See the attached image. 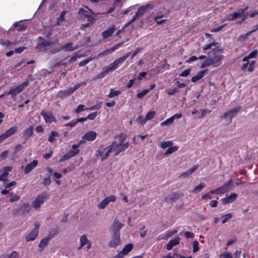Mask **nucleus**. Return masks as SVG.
Returning a JSON list of instances; mask_svg holds the SVG:
<instances>
[{
	"label": "nucleus",
	"instance_id": "f257e3e1",
	"mask_svg": "<svg viewBox=\"0 0 258 258\" xmlns=\"http://www.w3.org/2000/svg\"><path fill=\"white\" fill-rule=\"evenodd\" d=\"M223 49L217 46L212 49L209 53V56L201 63L200 68L204 69L210 66L217 67L222 63V60L224 58L222 54Z\"/></svg>",
	"mask_w": 258,
	"mask_h": 258
},
{
	"label": "nucleus",
	"instance_id": "f03ea898",
	"mask_svg": "<svg viewBox=\"0 0 258 258\" xmlns=\"http://www.w3.org/2000/svg\"><path fill=\"white\" fill-rule=\"evenodd\" d=\"M126 136L124 134H120L115 136L114 141L111 146L112 151H114V156H116L121 152L126 150L130 146L128 142H126Z\"/></svg>",
	"mask_w": 258,
	"mask_h": 258
},
{
	"label": "nucleus",
	"instance_id": "7ed1b4c3",
	"mask_svg": "<svg viewBox=\"0 0 258 258\" xmlns=\"http://www.w3.org/2000/svg\"><path fill=\"white\" fill-rule=\"evenodd\" d=\"M131 53H127L122 56L116 59L112 63L107 66L104 69V71L97 75L95 79L103 78L109 72L116 70L119 65L122 64L123 62L129 57Z\"/></svg>",
	"mask_w": 258,
	"mask_h": 258
},
{
	"label": "nucleus",
	"instance_id": "20e7f679",
	"mask_svg": "<svg viewBox=\"0 0 258 258\" xmlns=\"http://www.w3.org/2000/svg\"><path fill=\"white\" fill-rule=\"evenodd\" d=\"M49 198V194L47 192H42L38 196L32 203V206L36 209H39L42 204Z\"/></svg>",
	"mask_w": 258,
	"mask_h": 258
},
{
	"label": "nucleus",
	"instance_id": "39448f33",
	"mask_svg": "<svg viewBox=\"0 0 258 258\" xmlns=\"http://www.w3.org/2000/svg\"><path fill=\"white\" fill-rule=\"evenodd\" d=\"M80 146V143L74 144L72 146L73 150H70L65 155L62 156L59 159V162H61L66 160H68L77 155L80 150L78 148Z\"/></svg>",
	"mask_w": 258,
	"mask_h": 258
},
{
	"label": "nucleus",
	"instance_id": "423d86ee",
	"mask_svg": "<svg viewBox=\"0 0 258 258\" xmlns=\"http://www.w3.org/2000/svg\"><path fill=\"white\" fill-rule=\"evenodd\" d=\"M34 228L25 237L26 241L34 240L38 234V230L40 227V223L38 221L34 223Z\"/></svg>",
	"mask_w": 258,
	"mask_h": 258
},
{
	"label": "nucleus",
	"instance_id": "0eeeda50",
	"mask_svg": "<svg viewBox=\"0 0 258 258\" xmlns=\"http://www.w3.org/2000/svg\"><path fill=\"white\" fill-rule=\"evenodd\" d=\"M120 244V233H113L111 239L108 243L109 247H116Z\"/></svg>",
	"mask_w": 258,
	"mask_h": 258
},
{
	"label": "nucleus",
	"instance_id": "6e6552de",
	"mask_svg": "<svg viewBox=\"0 0 258 258\" xmlns=\"http://www.w3.org/2000/svg\"><path fill=\"white\" fill-rule=\"evenodd\" d=\"M147 10V6H141L139 8L138 10L136 12V14L133 16L132 19H131L127 23V25L131 24L136 19H139L140 17L142 16L146 11Z\"/></svg>",
	"mask_w": 258,
	"mask_h": 258
},
{
	"label": "nucleus",
	"instance_id": "1a4fd4ad",
	"mask_svg": "<svg viewBox=\"0 0 258 258\" xmlns=\"http://www.w3.org/2000/svg\"><path fill=\"white\" fill-rule=\"evenodd\" d=\"M112 151L111 145L98 151V154L101 158L102 161H104L108 158L110 153Z\"/></svg>",
	"mask_w": 258,
	"mask_h": 258
},
{
	"label": "nucleus",
	"instance_id": "9d476101",
	"mask_svg": "<svg viewBox=\"0 0 258 258\" xmlns=\"http://www.w3.org/2000/svg\"><path fill=\"white\" fill-rule=\"evenodd\" d=\"M241 107L239 106L235 107L230 109L228 111L224 113L223 115L221 116V117L226 118L228 116H229L230 122H231L232 117H233L238 113V112L241 110Z\"/></svg>",
	"mask_w": 258,
	"mask_h": 258
},
{
	"label": "nucleus",
	"instance_id": "9b49d317",
	"mask_svg": "<svg viewBox=\"0 0 258 258\" xmlns=\"http://www.w3.org/2000/svg\"><path fill=\"white\" fill-rule=\"evenodd\" d=\"M40 114L44 117L45 121L47 123L50 124L56 121L55 117L50 112L48 113L44 110H42Z\"/></svg>",
	"mask_w": 258,
	"mask_h": 258
},
{
	"label": "nucleus",
	"instance_id": "f8f14e48",
	"mask_svg": "<svg viewBox=\"0 0 258 258\" xmlns=\"http://www.w3.org/2000/svg\"><path fill=\"white\" fill-rule=\"evenodd\" d=\"M183 194L180 192H173L170 196H167L164 198V201L165 202L175 201L180 197H182Z\"/></svg>",
	"mask_w": 258,
	"mask_h": 258
},
{
	"label": "nucleus",
	"instance_id": "ddd939ff",
	"mask_svg": "<svg viewBox=\"0 0 258 258\" xmlns=\"http://www.w3.org/2000/svg\"><path fill=\"white\" fill-rule=\"evenodd\" d=\"M39 41L37 42L36 48L38 49H40L42 48L47 46H50L54 44V42L52 41H48L44 39L43 38L41 37H39Z\"/></svg>",
	"mask_w": 258,
	"mask_h": 258
},
{
	"label": "nucleus",
	"instance_id": "4468645a",
	"mask_svg": "<svg viewBox=\"0 0 258 258\" xmlns=\"http://www.w3.org/2000/svg\"><path fill=\"white\" fill-rule=\"evenodd\" d=\"M12 170L11 166H6L3 169V173L0 175V181L4 182L7 181V177L8 176L9 172Z\"/></svg>",
	"mask_w": 258,
	"mask_h": 258
},
{
	"label": "nucleus",
	"instance_id": "2eb2a0df",
	"mask_svg": "<svg viewBox=\"0 0 258 258\" xmlns=\"http://www.w3.org/2000/svg\"><path fill=\"white\" fill-rule=\"evenodd\" d=\"M123 227V224L120 222L119 220L115 219L112 225L111 228L113 233L119 232V230Z\"/></svg>",
	"mask_w": 258,
	"mask_h": 258
},
{
	"label": "nucleus",
	"instance_id": "dca6fc26",
	"mask_svg": "<svg viewBox=\"0 0 258 258\" xmlns=\"http://www.w3.org/2000/svg\"><path fill=\"white\" fill-rule=\"evenodd\" d=\"M180 240V238L178 236L170 240L166 244V249L168 250H171L173 246H176L179 243Z\"/></svg>",
	"mask_w": 258,
	"mask_h": 258
},
{
	"label": "nucleus",
	"instance_id": "f3484780",
	"mask_svg": "<svg viewBox=\"0 0 258 258\" xmlns=\"http://www.w3.org/2000/svg\"><path fill=\"white\" fill-rule=\"evenodd\" d=\"M97 133L95 131H89L87 132L83 136V138L87 141H93L96 139Z\"/></svg>",
	"mask_w": 258,
	"mask_h": 258
},
{
	"label": "nucleus",
	"instance_id": "a211bd4d",
	"mask_svg": "<svg viewBox=\"0 0 258 258\" xmlns=\"http://www.w3.org/2000/svg\"><path fill=\"white\" fill-rule=\"evenodd\" d=\"M38 164V161L34 160L32 162L27 164L25 169H24V172L25 174H27L29 173L33 169H34Z\"/></svg>",
	"mask_w": 258,
	"mask_h": 258
},
{
	"label": "nucleus",
	"instance_id": "6ab92c4d",
	"mask_svg": "<svg viewBox=\"0 0 258 258\" xmlns=\"http://www.w3.org/2000/svg\"><path fill=\"white\" fill-rule=\"evenodd\" d=\"M33 134V126L31 125L24 130L22 133L23 137L26 140H28Z\"/></svg>",
	"mask_w": 258,
	"mask_h": 258
},
{
	"label": "nucleus",
	"instance_id": "aec40b11",
	"mask_svg": "<svg viewBox=\"0 0 258 258\" xmlns=\"http://www.w3.org/2000/svg\"><path fill=\"white\" fill-rule=\"evenodd\" d=\"M207 72V69L203 70L200 71L198 73V74L196 75L193 76L191 78V81L193 83L196 82L197 81L201 79L204 77L205 74H206Z\"/></svg>",
	"mask_w": 258,
	"mask_h": 258
},
{
	"label": "nucleus",
	"instance_id": "412c9836",
	"mask_svg": "<svg viewBox=\"0 0 258 258\" xmlns=\"http://www.w3.org/2000/svg\"><path fill=\"white\" fill-rule=\"evenodd\" d=\"M115 31V27L112 26L106 30L103 31L102 33V36L103 39H106L110 36H111Z\"/></svg>",
	"mask_w": 258,
	"mask_h": 258
},
{
	"label": "nucleus",
	"instance_id": "4be33fe9",
	"mask_svg": "<svg viewBox=\"0 0 258 258\" xmlns=\"http://www.w3.org/2000/svg\"><path fill=\"white\" fill-rule=\"evenodd\" d=\"M31 210V207L28 203L23 204L20 209L21 214L23 215L29 214Z\"/></svg>",
	"mask_w": 258,
	"mask_h": 258
},
{
	"label": "nucleus",
	"instance_id": "5701e85b",
	"mask_svg": "<svg viewBox=\"0 0 258 258\" xmlns=\"http://www.w3.org/2000/svg\"><path fill=\"white\" fill-rule=\"evenodd\" d=\"M59 133L55 131H51L49 135L48 141L49 143H53L56 141V138L59 137Z\"/></svg>",
	"mask_w": 258,
	"mask_h": 258
},
{
	"label": "nucleus",
	"instance_id": "b1692460",
	"mask_svg": "<svg viewBox=\"0 0 258 258\" xmlns=\"http://www.w3.org/2000/svg\"><path fill=\"white\" fill-rule=\"evenodd\" d=\"M72 42H69L60 47V49L65 51H73L76 49V47H73Z\"/></svg>",
	"mask_w": 258,
	"mask_h": 258
},
{
	"label": "nucleus",
	"instance_id": "393cba45",
	"mask_svg": "<svg viewBox=\"0 0 258 258\" xmlns=\"http://www.w3.org/2000/svg\"><path fill=\"white\" fill-rule=\"evenodd\" d=\"M228 190L223 185L221 186L220 187H218L216 189L211 190L210 191V193L212 194H215V195H222L226 192Z\"/></svg>",
	"mask_w": 258,
	"mask_h": 258
},
{
	"label": "nucleus",
	"instance_id": "a878e982",
	"mask_svg": "<svg viewBox=\"0 0 258 258\" xmlns=\"http://www.w3.org/2000/svg\"><path fill=\"white\" fill-rule=\"evenodd\" d=\"M5 94H7L8 95H11L12 98H15L16 96L20 94L19 92L17 90V88L11 87L9 91L5 92Z\"/></svg>",
	"mask_w": 258,
	"mask_h": 258
},
{
	"label": "nucleus",
	"instance_id": "bb28decb",
	"mask_svg": "<svg viewBox=\"0 0 258 258\" xmlns=\"http://www.w3.org/2000/svg\"><path fill=\"white\" fill-rule=\"evenodd\" d=\"M19 252L14 250L11 253L2 254L1 258H19Z\"/></svg>",
	"mask_w": 258,
	"mask_h": 258
},
{
	"label": "nucleus",
	"instance_id": "cd10ccee",
	"mask_svg": "<svg viewBox=\"0 0 258 258\" xmlns=\"http://www.w3.org/2000/svg\"><path fill=\"white\" fill-rule=\"evenodd\" d=\"M17 130V128L16 126H12L10 127L9 129L7 130L4 133V135L5 138L7 139L10 136L14 134Z\"/></svg>",
	"mask_w": 258,
	"mask_h": 258
},
{
	"label": "nucleus",
	"instance_id": "c85d7f7f",
	"mask_svg": "<svg viewBox=\"0 0 258 258\" xmlns=\"http://www.w3.org/2000/svg\"><path fill=\"white\" fill-rule=\"evenodd\" d=\"M89 240L87 238L86 235H82L80 238V245L78 247V249H81L83 246L87 244Z\"/></svg>",
	"mask_w": 258,
	"mask_h": 258
},
{
	"label": "nucleus",
	"instance_id": "c756f323",
	"mask_svg": "<svg viewBox=\"0 0 258 258\" xmlns=\"http://www.w3.org/2000/svg\"><path fill=\"white\" fill-rule=\"evenodd\" d=\"M155 114V112L154 111H149L146 115L145 119H143V121H141V124H144L147 120H150L152 119Z\"/></svg>",
	"mask_w": 258,
	"mask_h": 258
},
{
	"label": "nucleus",
	"instance_id": "7c9ffc66",
	"mask_svg": "<svg viewBox=\"0 0 258 258\" xmlns=\"http://www.w3.org/2000/svg\"><path fill=\"white\" fill-rule=\"evenodd\" d=\"M121 94V91L119 90H115L113 88H111L110 90V92L109 94L107 95L108 97L110 98H114L115 97H118L119 94Z\"/></svg>",
	"mask_w": 258,
	"mask_h": 258
},
{
	"label": "nucleus",
	"instance_id": "2f4dec72",
	"mask_svg": "<svg viewBox=\"0 0 258 258\" xmlns=\"http://www.w3.org/2000/svg\"><path fill=\"white\" fill-rule=\"evenodd\" d=\"M29 81L27 80L22 83L20 85L16 86L19 93H20L25 89V88L27 87L29 85Z\"/></svg>",
	"mask_w": 258,
	"mask_h": 258
},
{
	"label": "nucleus",
	"instance_id": "473e14b6",
	"mask_svg": "<svg viewBox=\"0 0 258 258\" xmlns=\"http://www.w3.org/2000/svg\"><path fill=\"white\" fill-rule=\"evenodd\" d=\"M49 240L46 237H45L42 239L39 244V247L41 248L42 249H44V248L47 245Z\"/></svg>",
	"mask_w": 258,
	"mask_h": 258
},
{
	"label": "nucleus",
	"instance_id": "72a5a7b5",
	"mask_svg": "<svg viewBox=\"0 0 258 258\" xmlns=\"http://www.w3.org/2000/svg\"><path fill=\"white\" fill-rule=\"evenodd\" d=\"M239 17V13L235 12L230 14L226 17V20L229 21H233Z\"/></svg>",
	"mask_w": 258,
	"mask_h": 258
},
{
	"label": "nucleus",
	"instance_id": "f704fd0d",
	"mask_svg": "<svg viewBox=\"0 0 258 258\" xmlns=\"http://www.w3.org/2000/svg\"><path fill=\"white\" fill-rule=\"evenodd\" d=\"M133 248V245L131 243L127 244L122 249V252L127 254L129 253Z\"/></svg>",
	"mask_w": 258,
	"mask_h": 258
},
{
	"label": "nucleus",
	"instance_id": "c9c22d12",
	"mask_svg": "<svg viewBox=\"0 0 258 258\" xmlns=\"http://www.w3.org/2000/svg\"><path fill=\"white\" fill-rule=\"evenodd\" d=\"M205 184L203 182L200 183L198 185L196 186L194 189L192 190V192L197 193L200 192L205 186Z\"/></svg>",
	"mask_w": 258,
	"mask_h": 258
},
{
	"label": "nucleus",
	"instance_id": "e433bc0d",
	"mask_svg": "<svg viewBox=\"0 0 258 258\" xmlns=\"http://www.w3.org/2000/svg\"><path fill=\"white\" fill-rule=\"evenodd\" d=\"M178 149V146H174L173 147H171L168 148L167 150L165 152V155H167L168 154H171L175 151H176Z\"/></svg>",
	"mask_w": 258,
	"mask_h": 258
},
{
	"label": "nucleus",
	"instance_id": "4c0bfd02",
	"mask_svg": "<svg viewBox=\"0 0 258 258\" xmlns=\"http://www.w3.org/2000/svg\"><path fill=\"white\" fill-rule=\"evenodd\" d=\"M108 202L107 201V199H104L98 205V208L99 209H103L108 204Z\"/></svg>",
	"mask_w": 258,
	"mask_h": 258
},
{
	"label": "nucleus",
	"instance_id": "58836bf2",
	"mask_svg": "<svg viewBox=\"0 0 258 258\" xmlns=\"http://www.w3.org/2000/svg\"><path fill=\"white\" fill-rule=\"evenodd\" d=\"M58 230L57 229H53L49 232L48 235L46 237L49 240H51L55 235L57 233Z\"/></svg>",
	"mask_w": 258,
	"mask_h": 258
},
{
	"label": "nucleus",
	"instance_id": "ea45409f",
	"mask_svg": "<svg viewBox=\"0 0 258 258\" xmlns=\"http://www.w3.org/2000/svg\"><path fill=\"white\" fill-rule=\"evenodd\" d=\"M86 110H88V108H87V107L85 108V105L83 104H80L78 106L77 108L74 110V112L76 113H79L81 112Z\"/></svg>",
	"mask_w": 258,
	"mask_h": 258
},
{
	"label": "nucleus",
	"instance_id": "a19ab883",
	"mask_svg": "<svg viewBox=\"0 0 258 258\" xmlns=\"http://www.w3.org/2000/svg\"><path fill=\"white\" fill-rule=\"evenodd\" d=\"M179 91V89L176 87L173 88L168 89L166 90V92L169 95H173L177 93Z\"/></svg>",
	"mask_w": 258,
	"mask_h": 258
},
{
	"label": "nucleus",
	"instance_id": "79ce46f5",
	"mask_svg": "<svg viewBox=\"0 0 258 258\" xmlns=\"http://www.w3.org/2000/svg\"><path fill=\"white\" fill-rule=\"evenodd\" d=\"M67 12L63 11L61 12L59 17L57 18V25H59V22H62L65 21V15L66 14Z\"/></svg>",
	"mask_w": 258,
	"mask_h": 258
},
{
	"label": "nucleus",
	"instance_id": "37998d69",
	"mask_svg": "<svg viewBox=\"0 0 258 258\" xmlns=\"http://www.w3.org/2000/svg\"><path fill=\"white\" fill-rule=\"evenodd\" d=\"M232 215L231 213L225 214L222 216V223L224 224L232 218Z\"/></svg>",
	"mask_w": 258,
	"mask_h": 258
},
{
	"label": "nucleus",
	"instance_id": "c03bdc74",
	"mask_svg": "<svg viewBox=\"0 0 258 258\" xmlns=\"http://www.w3.org/2000/svg\"><path fill=\"white\" fill-rule=\"evenodd\" d=\"M218 42H213L212 43H209V44H207L205 45H204L203 47H202V49L203 50H207L209 49H210L212 47V46H216L217 44H218Z\"/></svg>",
	"mask_w": 258,
	"mask_h": 258
},
{
	"label": "nucleus",
	"instance_id": "a18cd8bd",
	"mask_svg": "<svg viewBox=\"0 0 258 258\" xmlns=\"http://www.w3.org/2000/svg\"><path fill=\"white\" fill-rule=\"evenodd\" d=\"M220 258H233V255L229 251L222 252L220 255Z\"/></svg>",
	"mask_w": 258,
	"mask_h": 258
},
{
	"label": "nucleus",
	"instance_id": "49530a36",
	"mask_svg": "<svg viewBox=\"0 0 258 258\" xmlns=\"http://www.w3.org/2000/svg\"><path fill=\"white\" fill-rule=\"evenodd\" d=\"M150 91V89H144L142 92H139L137 94V97L140 99H142L144 96L148 94Z\"/></svg>",
	"mask_w": 258,
	"mask_h": 258
},
{
	"label": "nucleus",
	"instance_id": "de8ad7c7",
	"mask_svg": "<svg viewBox=\"0 0 258 258\" xmlns=\"http://www.w3.org/2000/svg\"><path fill=\"white\" fill-rule=\"evenodd\" d=\"M182 233L183 234V235L184 236L188 239V238H192L194 237V234L193 233H191V232H189V231H185V232H180L179 234L181 235Z\"/></svg>",
	"mask_w": 258,
	"mask_h": 258
},
{
	"label": "nucleus",
	"instance_id": "09e8293b",
	"mask_svg": "<svg viewBox=\"0 0 258 258\" xmlns=\"http://www.w3.org/2000/svg\"><path fill=\"white\" fill-rule=\"evenodd\" d=\"M69 96L66 90H60L57 93L58 97L63 98Z\"/></svg>",
	"mask_w": 258,
	"mask_h": 258
},
{
	"label": "nucleus",
	"instance_id": "8fccbe9b",
	"mask_svg": "<svg viewBox=\"0 0 258 258\" xmlns=\"http://www.w3.org/2000/svg\"><path fill=\"white\" fill-rule=\"evenodd\" d=\"M173 144V143L171 141H163L161 143V147L165 149L167 148V147H169L172 146Z\"/></svg>",
	"mask_w": 258,
	"mask_h": 258
},
{
	"label": "nucleus",
	"instance_id": "3c124183",
	"mask_svg": "<svg viewBox=\"0 0 258 258\" xmlns=\"http://www.w3.org/2000/svg\"><path fill=\"white\" fill-rule=\"evenodd\" d=\"M229 201H230V203L233 202L237 198V195L235 193H231L229 196L227 195Z\"/></svg>",
	"mask_w": 258,
	"mask_h": 258
},
{
	"label": "nucleus",
	"instance_id": "603ef678",
	"mask_svg": "<svg viewBox=\"0 0 258 258\" xmlns=\"http://www.w3.org/2000/svg\"><path fill=\"white\" fill-rule=\"evenodd\" d=\"M199 250V242L197 240H195L192 242V250L194 252H196Z\"/></svg>",
	"mask_w": 258,
	"mask_h": 258
},
{
	"label": "nucleus",
	"instance_id": "864d4df0",
	"mask_svg": "<svg viewBox=\"0 0 258 258\" xmlns=\"http://www.w3.org/2000/svg\"><path fill=\"white\" fill-rule=\"evenodd\" d=\"M177 231L176 230H172V231H168L166 232V235L165 236L164 239H168L169 237H171L173 235L176 233Z\"/></svg>",
	"mask_w": 258,
	"mask_h": 258
},
{
	"label": "nucleus",
	"instance_id": "5fc2aeb1",
	"mask_svg": "<svg viewBox=\"0 0 258 258\" xmlns=\"http://www.w3.org/2000/svg\"><path fill=\"white\" fill-rule=\"evenodd\" d=\"M123 42L118 43L117 44L114 45L113 46L110 48V51H111V52H114L115 50L121 47L123 45Z\"/></svg>",
	"mask_w": 258,
	"mask_h": 258
},
{
	"label": "nucleus",
	"instance_id": "6e6d98bb",
	"mask_svg": "<svg viewBox=\"0 0 258 258\" xmlns=\"http://www.w3.org/2000/svg\"><path fill=\"white\" fill-rule=\"evenodd\" d=\"M123 42L118 43L117 44L114 45L113 46L110 48V51H111V52H114L115 50L121 47L123 45Z\"/></svg>",
	"mask_w": 258,
	"mask_h": 258
},
{
	"label": "nucleus",
	"instance_id": "4d7b16f0",
	"mask_svg": "<svg viewBox=\"0 0 258 258\" xmlns=\"http://www.w3.org/2000/svg\"><path fill=\"white\" fill-rule=\"evenodd\" d=\"M163 16H164V15H160V16H156L154 17V21L156 22L157 24H161L166 21L165 20H162L160 21L159 20V19L162 18Z\"/></svg>",
	"mask_w": 258,
	"mask_h": 258
},
{
	"label": "nucleus",
	"instance_id": "13d9d810",
	"mask_svg": "<svg viewBox=\"0 0 258 258\" xmlns=\"http://www.w3.org/2000/svg\"><path fill=\"white\" fill-rule=\"evenodd\" d=\"M173 117L172 116L162 122V125H169L173 122Z\"/></svg>",
	"mask_w": 258,
	"mask_h": 258
},
{
	"label": "nucleus",
	"instance_id": "bf43d9fd",
	"mask_svg": "<svg viewBox=\"0 0 258 258\" xmlns=\"http://www.w3.org/2000/svg\"><path fill=\"white\" fill-rule=\"evenodd\" d=\"M233 183V180L232 179H230L228 180L227 182H226L224 184L223 186L225 187V188L227 189V190L228 191L230 187L231 186L232 184Z\"/></svg>",
	"mask_w": 258,
	"mask_h": 258
},
{
	"label": "nucleus",
	"instance_id": "052dcab7",
	"mask_svg": "<svg viewBox=\"0 0 258 258\" xmlns=\"http://www.w3.org/2000/svg\"><path fill=\"white\" fill-rule=\"evenodd\" d=\"M79 14L85 18L87 17L89 15L88 14V12L82 8L79 9Z\"/></svg>",
	"mask_w": 258,
	"mask_h": 258
},
{
	"label": "nucleus",
	"instance_id": "680f3d73",
	"mask_svg": "<svg viewBox=\"0 0 258 258\" xmlns=\"http://www.w3.org/2000/svg\"><path fill=\"white\" fill-rule=\"evenodd\" d=\"M112 53L111 51H110V48L109 49H106L103 51H102V52H101L98 56H105V55H107L110 53Z\"/></svg>",
	"mask_w": 258,
	"mask_h": 258
},
{
	"label": "nucleus",
	"instance_id": "e2e57ef3",
	"mask_svg": "<svg viewBox=\"0 0 258 258\" xmlns=\"http://www.w3.org/2000/svg\"><path fill=\"white\" fill-rule=\"evenodd\" d=\"M142 49V48L141 47H137L135 51L130 52V55L132 54V58H133L134 56H135L138 53H139L140 51H141Z\"/></svg>",
	"mask_w": 258,
	"mask_h": 258
},
{
	"label": "nucleus",
	"instance_id": "0e129e2a",
	"mask_svg": "<svg viewBox=\"0 0 258 258\" xmlns=\"http://www.w3.org/2000/svg\"><path fill=\"white\" fill-rule=\"evenodd\" d=\"M51 179L49 177H45L43 180V184L45 186H48L51 184Z\"/></svg>",
	"mask_w": 258,
	"mask_h": 258
},
{
	"label": "nucleus",
	"instance_id": "69168bd1",
	"mask_svg": "<svg viewBox=\"0 0 258 258\" xmlns=\"http://www.w3.org/2000/svg\"><path fill=\"white\" fill-rule=\"evenodd\" d=\"M97 115V112H92V113L89 114L86 117H87V119L93 120V119H94L96 118Z\"/></svg>",
	"mask_w": 258,
	"mask_h": 258
},
{
	"label": "nucleus",
	"instance_id": "338daca9",
	"mask_svg": "<svg viewBox=\"0 0 258 258\" xmlns=\"http://www.w3.org/2000/svg\"><path fill=\"white\" fill-rule=\"evenodd\" d=\"M105 199H107V201L109 203L110 202H114L116 200V197L115 195H112L106 197Z\"/></svg>",
	"mask_w": 258,
	"mask_h": 258
},
{
	"label": "nucleus",
	"instance_id": "774afa93",
	"mask_svg": "<svg viewBox=\"0 0 258 258\" xmlns=\"http://www.w3.org/2000/svg\"><path fill=\"white\" fill-rule=\"evenodd\" d=\"M91 60V59L89 58H88L87 59H84L83 60L81 61L79 63V67H83L86 65L89 62V61Z\"/></svg>",
	"mask_w": 258,
	"mask_h": 258
}]
</instances>
